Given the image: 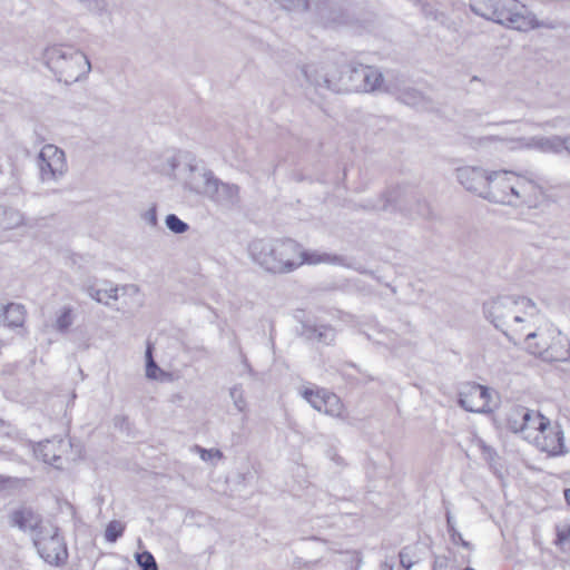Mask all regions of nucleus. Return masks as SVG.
<instances>
[{
    "mask_svg": "<svg viewBox=\"0 0 570 570\" xmlns=\"http://www.w3.org/2000/svg\"><path fill=\"white\" fill-rule=\"evenodd\" d=\"M27 225L24 214L10 206L0 205V239L10 240L9 233Z\"/></svg>",
    "mask_w": 570,
    "mask_h": 570,
    "instance_id": "17",
    "label": "nucleus"
},
{
    "mask_svg": "<svg viewBox=\"0 0 570 570\" xmlns=\"http://www.w3.org/2000/svg\"><path fill=\"white\" fill-rule=\"evenodd\" d=\"M229 395L234 402L235 407L239 412H244L247 407V402L244 397V391L240 385H235L229 390Z\"/></svg>",
    "mask_w": 570,
    "mask_h": 570,
    "instance_id": "38",
    "label": "nucleus"
},
{
    "mask_svg": "<svg viewBox=\"0 0 570 570\" xmlns=\"http://www.w3.org/2000/svg\"><path fill=\"white\" fill-rule=\"evenodd\" d=\"M10 523L22 531H32L35 533H37L40 528L47 525L42 523L41 517L30 508L14 510L10 514Z\"/></svg>",
    "mask_w": 570,
    "mask_h": 570,
    "instance_id": "20",
    "label": "nucleus"
},
{
    "mask_svg": "<svg viewBox=\"0 0 570 570\" xmlns=\"http://www.w3.org/2000/svg\"><path fill=\"white\" fill-rule=\"evenodd\" d=\"M399 188L389 189L380 199L379 204L372 205V208L377 210H387L391 206L397 203Z\"/></svg>",
    "mask_w": 570,
    "mask_h": 570,
    "instance_id": "34",
    "label": "nucleus"
},
{
    "mask_svg": "<svg viewBox=\"0 0 570 570\" xmlns=\"http://www.w3.org/2000/svg\"><path fill=\"white\" fill-rule=\"evenodd\" d=\"M381 570H393V564L384 561L381 563Z\"/></svg>",
    "mask_w": 570,
    "mask_h": 570,
    "instance_id": "48",
    "label": "nucleus"
},
{
    "mask_svg": "<svg viewBox=\"0 0 570 570\" xmlns=\"http://www.w3.org/2000/svg\"><path fill=\"white\" fill-rule=\"evenodd\" d=\"M428 212H429V208H428L426 204H423L422 207L419 209V214L422 216L428 214Z\"/></svg>",
    "mask_w": 570,
    "mask_h": 570,
    "instance_id": "50",
    "label": "nucleus"
},
{
    "mask_svg": "<svg viewBox=\"0 0 570 570\" xmlns=\"http://www.w3.org/2000/svg\"><path fill=\"white\" fill-rule=\"evenodd\" d=\"M445 517H446L448 532L450 533L453 542H460L463 547L469 548L470 543L466 542L462 538V535L459 531H455L454 521H453V517H452L451 512L446 511Z\"/></svg>",
    "mask_w": 570,
    "mask_h": 570,
    "instance_id": "40",
    "label": "nucleus"
},
{
    "mask_svg": "<svg viewBox=\"0 0 570 570\" xmlns=\"http://www.w3.org/2000/svg\"><path fill=\"white\" fill-rule=\"evenodd\" d=\"M33 544L39 556L51 566H62L68 559V550L58 528L47 524L33 534Z\"/></svg>",
    "mask_w": 570,
    "mask_h": 570,
    "instance_id": "5",
    "label": "nucleus"
},
{
    "mask_svg": "<svg viewBox=\"0 0 570 570\" xmlns=\"http://www.w3.org/2000/svg\"><path fill=\"white\" fill-rule=\"evenodd\" d=\"M530 146L543 153L559 154L564 148V138L560 136L533 137Z\"/></svg>",
    "mask_w": 570,
    "mask_h": 570,
    "instance_id": "29",
    "label": "nucleus"
},
{
    "mask_svg": "<svg viewBox=\"0 0 570 570\" xmlns=\"http://www.w3.org/2000/svg\"><path fill=\"white\" fill-rule=\"evenodd\" d=\"M514 171H491L484 199L497 204L513 205V191L510 188L514 185Z\"/></svg>",
    "mask_w": 570,
    "mask_h": 570,
    "instance_id": "9",
    "label": "nucleus"
},
{
    "mask_svg": "<svg viewBox=\"0 0 570 570\" xmlns=\"http://www.w3.org/2000/svg\"><path fill=\"white\" fill-rule=\"evenodd\" d=\"M464 570H474V569H473V568L468 567V568H465Z\"/></svg>",
    "mask_w": 570,
    "mask_h": 570,
    "instance_id": "54",
    "label": "nucleus"
},
{
    "mask_svg": "<svg viewBox=\"0 0 570 570\" xmlns=\"http://www.w3.org/2000/svg\"><path fill=\"white\" fill-rule=\"evenodd\" d=\"M355 269H356L357 272H360L361 274H371V275L373 274V273H372V272H370V271L362 269V268H358V267H355Z\"/></svg>",
    "mask_w": 570,
    "mask_h": 570,
    "instance_id": "53",
    "label": "nucleus"
},
{
    "mask_svg": "<svg viewBox=\"0 0 570 570\" xmlns=\"http://www.w3.org/2000/svg\"><path fill=\"white\" fill-rule=\"evenodd\" d=\"M527 421H529V409L520 405L511 409L507 416L508 429L513 433H524Z\"/></svg>",
    "mask_w": 570,
    "mask_h": 570,
    "instance_id": "28",
    "label": "nucleus"
},
{
    "mask_svg": "<svg viewBox=\"0 0 570 570\" xmlns=\"http://www.w3.org/2000/svg\"><path fill=\"white\" fill-rule=\"evenodd\" d=\"M563 150H567L570 154V136L564 137V148Z\"/></svg>",
    "mask_w": 570,
    "mask_h": 570,
    "instance_id": "49",
    "label": "nucleus"
},
{
    "mask_svg": "<svg viewBox=\"0 0 570 570\" xmlns=\"http://www.w3.org/2000/svg\"><path fill=\"white\" fill-rule=\"evenodd\" d=\"M2 424H3V422H2V420H0V426H2Z\"/></svg>",
    "mask_w": 570,
    "mask_h": 570,
    "instance_id": "55",
    "label": "nucleus"
},
{
    "mask_svg": "<svg viewBox=\"0 0 570 570\" xmlns=\"http://www.w3.org/2000/svg\"><path fill=\"white\" fill-rule=\"evenodd\" d=\"M364 66H346L342 76L337 78L342 90L361 92Z\"/></svg>",
    "mask_w": 570,
    "mask_h": 570,
    "instance_id": "25",
    "label": "nucleus"
},
{
    "mask_svg": "<svg viewBox=\"0 0 570 570\" xmlns=\"http://www.w3.org/2000/svg\"><path fill=\"white\" fill-rule=\"evenodd\" d=\"M78 2L96 16H105L109 13L108 0H79Z\"/></svg>",
    "mask_w": 570,
    "mask_h": 570,
    "instance_id": "33",
    "label": "nucleus"
},
{
    "mask_svg": "<svg viewBox=\"0 0 570 570\" xmlns=\"http://www.w3.org/2000/svg\"><path fill=\"white\" fill-rule=\"evenodd\" d=\"M198 450L200 452V458L204 461L212 460L213 458H218V459L223 458V453L219 450H213V449L206 450V449H202V448H198Z\"/></svg>",
    "mask_w": 570,
    "mask_h": 570,
    "instance_id": "45",
    "label": "nucleus"
},
{
    "mask_svg": "<svg viewBox=\"0 0 570 570\" xmlns=\"http://www.w3.org/2000/svg\"><path fill=\"white\" fill-rule=\"evenodd\" d=\"M142 219L150 226L156 227L158 225L157 218V207L153 205L149 209H147L142 215Z\"/></svg>",
    "mask_w": 570,
    "mask_h": 570,
    "instance_id": "43",
    "label": "nucleus"
},
{
    "mask_svg": "<svg viewBox=\"0 0 570 570\" xmlns=\"http://www.w3.org/2000/svg\"><path fill=\"white\" fill-rule=\"evenodd\" d=\"M282 9L294 12H313L324 24L340 23L342 10L335 0H274Z\"/></svg>",
    "mask_w": 570,
    "mask_h": 570,
    "instance_id": "7",
    "label": "nucleus"
},
{
    "mask_svg": "<svg viewBox=\"0 0 570 570\" xmlns=\"http://www.w3.org/2000/svg\"><path fill=\"white\" fill-rule=\"evenodd\" d=\"M125 525L117 520L110 521L105 531V538L108 542H116L124 533Z\"/></svg>",
    "mask_w": 570,
    "mask_h": 570,
    "instance_id": "37",
    "label": "nucleus"
},
{
    "mask_svg": "<svg viewBox=\"0 0 570 570\" xmlns=\"http://www.w3.org/2000/svg\"><path fill=\"white\" fill-rule=\"evenodd\" d=\"M384 78L382 72L372 66H364L361 92H373L376 90H384Z\"/></svg>",
    "mask_w": 570,
    "mask_h": 570,
    "instance_id": "27",
    "label": "nucleus"
},
{
    "mask_svg": "<svg viewBox=\"0 0 570 570\" xmlns=\"http://www.w3.org/2000/svg\"><path fill=\"white\" fill-rule=\"evenodd\" d=\"M215 174L203 163H189L185 167L183 177V187L185 190L206 197L214 179Z\"/></svg>",
    "mask_w": 570,
    "mask_h": 570,
    "instance_id": "10",
    "label": "nucleus"
},
{
    "mask_svg": "<svg viewBox=\"0 0 570 570\" xmlns=\"http://www.w3.org/2000/svg\"><path fill=\"white\" fill-rule=\"evenodd\" d=\"M510 190L513 191V205L519 200L529 207H537L549 198L546 183L531 171L515 173L514 185Z\"/></svg>",
    "mask_w": 570,
    "mask_h": 570,
    "instance_id": "8",
    "label": "nucleus"
},
{
    "mask_svg": "<svg viewBox=\"0 0 570 570\" xmlns=\"http://www.w3.org/2000/svg\"><path fill=\"white\" fill-rule=\"evenodd\" d=\"M384 91L387 92H395L397 95V99L409 106L416 107V108H424L428 105L426 98L423 96V94L414 88H396L392 86L391 83H387L384 87Z\"/></svg>",
    "mask_w": 570,
    "mask_h": 570,
    "instance_id": "24",
    "label": "nucleus"
},
{
    "mask_svg": "<svg viewBox=\"0 0 570 570\" xmlns=\"http://www.w3.org/2000/svg\"><path fill=\"white\" fill-rule=\"evenodd\" d=\"M248 250L252 259L268 273L287 274L298 268V243L294 239H254Z\"/></svg>",
    "mask_w": 570,
    "mask_h": 570,
    "instance_id": "2",
    "label": "nucleus"
},
{
    "mask_svg": "<svg viewBox=\"0 0 570 570\" xmlns=\"http://www.w3.org/2000/svg\"><path fill=\"white\" fill-rule=\"evenodd\" d=\"M470 8L476 16L518 31L544 26L518 0H470Z\"/></svg>",
    "mask_w": 570,
    "mask_h": 570,
    "instance_id": "3",
    "label": "nucleus"
},
{
    "mask_svg": "<svg viewBox=\"0 0 570 570\" xmlns=\"http://www.w3.org/2000/svg\"><path fill=\"white\" fill-rule=\"evenodd\" d=\"M535 324L537 318H533L530 330H527L523 336L525 338L527 350L542 360L543 348L548 347L552 337L558 336L559 330L548 322L534 328Z\"/></svg>",
    "mask_w": 570,
    "mask_h": 570,
    "instance_id": "14",
    "label": "nucleus"
},
{
    "mask_svg": "<svg viewBox=\"0 0 570 570\" xmlns=\"http://www.w3.org/2000/svg\"><path fill=\"white\" fill-rule=\"evenodd\" d=\"M301 335L308 341H316L326 345L335 341L336 332L330 325H312L304 323L302 325Z\"/></svg>",
    "mask_w": 570,
    "mask_h": 570,
    "instance_id": "23",
    "label": "nucleus"
},
{
    "mask_svg": "<svg viewBox=\"0 0 570 570\" xmlns=\"http://www.w3.org/2000/svg\"><path fill=\"white\" fill-rule=\"evenodd\" d=\"M564 500L568 505H570V489L564 490Z\"/></svg>",
    "mask_w": 570,
    "mask_h": 570,
    "instance_id": "51",
    "label": "nucleus"
},
{
    "mask_svg": "<svg viewBox=\"0 0 570 570\" xmlns=\"http://www.w3.org/2000/svg\"><path fill=\"white\" fill-rule=\"evenodd\" d=\"M317 563H318V560L307 561L301 557H295L293 560V568H295V569L313 568Z\"/></svg>",
    "mask_w": 570,
    "mask_h": 570,
    "instance_id": "44",
    "label": "nucleus"
},
{
    "mask_svg": "<svg viewBox=\"0 0 570 570\" xmlns=\"http://www.w3.org/2000/svg\"><path fill=\"white\" fill-rule=\"evenodd\" d=\"M309 540H314V541H322V542H327L325 539H322L320 537H316V535H312L308 538Z\"/></svg>",
    "mask_w": 570,
    "mask_h": 570,
    "instance_id": "52",
    "label": "nucleus"
},
{
    "mask_svg": "<svg viewBox=\"0 0 570 570\" xmlns=\"http://www.w3.org/2000/svg\"><path fill=\"white\" fill-rule=\"evenodd\" d=\"M72 311L70 307H63L61 314L58 316L56 321V328L59 332H66L70 325L72 324Z\"/></svg>",
    "mask_w": 570,
    "mask_h": 570,
    "instance_id": "39",
    "label": "nucleus"
},
{
    "mask_svg": "<svg viewBox=\"0 0 570 570\" xmlns=\"http://www.w3.org/2000/svg\"><path fill=\"white\" fill-rule=\"evenodd\" d=\"M43 60L57 80L66 85L80 81L91 70L88 57L79 49L69 45L47 47L43 51Z\"/></svg>",
    "mask_w": 570,
    "mask_h": 570,
    "instance_id": "4",
    "label": "nucleus"
},
{
    "mask_svg": "<svg viewBox=\"0 0 570 570\" xmlns=\"http://www.w3.org/2000/svg\"><path fill=\"white\" fill-rule=\"evenodd\" d=\"M533 441L540 451L548 453L550 456L568 453L564 444V434L559 424L551 425L549 422L544 431H540L533 436Z\"/></svg>",
    "mask_w": 570,
    "mask_h": 570,
    "instance_id": "13",
    "label": "nucleus"
},
{
    "mask_svg": "<svg viewBox=\"0 0 570 570\" xmlns=\"http://www.w3.org/2000/svg\"><path fill=\"white\" fill-rule=\"evenodd\" d=\"M26 311L21 304L0 305V321L10 327H19L24 323Z\"/></svg>",
    "mask_w": 570,
    "mask_h": 570,
    "instance_id": "26",
    "label": "nucleus"
},
{
    "mask_svg": "<svg viewBox=\"0 0 570 570\" xmlns=\"http://www.w3.org/2000/svg\"><path fill=\"white\" fill-rule=\"evenodd\" d=\"M490 173L481 167L464 166L456 169L459 183L471 193L484 198Z\"/></svg>",
    "mask_w": 570,
    "mask_h": 570,
    "instance_id": "16",
    "label": "nucleus"
},
{
    "mask_svg": "<svg viewBox=\"0 0 570 570\" xmlns=\"http://www.w3.org/2000/svg\"><path fill=\"white\" fill-rule=\"evenodd\" d=\"M302 72L305 79L316 89L325 88L335 92L342 91V88L336 80L337 78L330 75L328 71H324L323 69H318L316 66L308 65L302 68Z\"/></svg>",
    "mask_w": 570,
    "mask_h": 570,
    "instance_id": "19",
    "label": "nucleus"
},
{
    "mask_svg": "<svg viewBox=\"0 0 570 570\" xmlns=\"http://www.w3.org/2000/svg\"><path fill=\"white\" fill-rule=\"evenodd\" d=\"M411 549L409 547H404L400 552H399V558H400V563L401 566L406 569V570H410L415 561H413L411 559Z\"/></svg>",
    "mask_w": 570,
    "mask_h": 570,
    "instance_id": "42",
    "label": "nucleus"
},
{
    "mask_svg": "<svg viewBox=\"0 0 570 570\" xmlns=\"http://www.w3.org/2000/svg\"><path fill=\"white\" fill-rule=\"evenodd\" d=\"M296 262L298 263V267L302 266L303 264L315 265L321 263L352 267V265L347 262L346 257L344 256L320 253L317 250H305L303 249L299 243Z\"/></svg>",
    "mask_w": 570,
    "mask_h": 570,
    "instance_id": "18",
    "label": "nucleus"
},
{
    "mask_svg": "<svg viewBox=\"0 0 570 570\" xmlns=\"http://www.w3.org/2000/svg\"><path fill=\"white\" fill-rule=\"evenodd\" d=\"M432 570H448V558L436 557Z\"/></svg>",
    "mask_w": 570,
    "mask_h": 570,
    "instance_id": "47",
    "label": "nucleus"
},
{
    "mask_svg": "<svg viewBox=\"0 0 570 570\" xmlns=\"http://www.w3.org/2000/svg\"><path fill=\"white\" fill-rule=\"evenodd\" d=\"M490 390L476 383H464L459 389V405L468 412L489 413Z\"/></svg>",
    "mask_w": 570,
    "mask_h": 570,
    "instance_id": "11",
    "label": "nucleus"
},
{
    "mask_svg": "<svg viewBox=\"0 0 570 570\" xmlns=\"http://www.w3.org/2000/svg\"><path fill=\"white\" fill-rule=\"evenodd\" d=\"M484 317L514 344L530 330L539 308L525 296L503 295L490 298L482 306Z\"/></svg>",
    "mask_w": 570,
    "mask_h": 570,
    "instance_id": "1",
    "label": "nucleus"
},
{
    "mask_svg": "<svg viewBox=\"0 0 570 570\" xmlns=\"http://www.w3.org/2000/svg\"><path fill=\"white\" fill-rule=\"evenodd\" d=\"M302 396L318 412L333 417H342L343 415L344 405L341 399L332 392L324 389L316 391L305 389Z\"/></svg>",
    "mask_w": 570,
    "mask_h": 570,
    "instance_id": "12",
    "label": "nucleus"
},
{
    "mask_svg": "<svg viewBox=\"0 0 570 570\" xmlns=\"http://www.w3.org/2000/svg\"><path fill=\"white\" fill-rule=\"evenodd\" d=\"M118 286L110 288H96L90 285L86 287V293L96 302L108 305V299H118Z\"/></svg>",
    "mask_w": 570,
    "mask_h": 570,
    "instance_id": "31",
    "label": "nucleus"
},
{
    "mask_svg": "<svg viewBox=\"0 0 570 570\" xmlns=\"http://www.w3.org/2000/svg\"><path fill=\"white\" fill-rule=\"evenodd\" d=\"M166 227L174 234H184L188 230L189 226L187 223L181 220L177 215L169 214L165 218Z\"/></svg>",
    "mask_w": 570,
    "mask_h": 570,
    "instance_id": "35",
    "label": "nucleus"
},
{
    "mask_svg": "<svg viewBox=\"0 0 570 570\" xmlns=\"http://www.w3.org/2000/svg\"><path fill=\"white\" fill-rule=\"evenodd\" d=\"M544 362H564L570 358V342L559 331L558 336L552 337L548 347L543 348Z\"/></svg>",
    "mask_w": 570,
    "mask_h": 570,
    "instance_id": "21",
    "label": "nucleus"
},
{
    "mask_svg": "<svg viewBox=\"0 0 570 570\" xmlns=\"http://www.w3.org/2000/svg\"><path fill=\"white\" fill-rule=\"evenodd\" d=\"M135 559L141 570H158L157 562L149 551L136 553Z\"/></svg>",
    "mask_w": 570,
    "mask_h": 570,
    "instance_id": "36",
    "label": "nucleus"
},
{
    "mask_svg": "<svg viewBox=\"0 0 570 570\" xmlns=\"http://www.w3.org/2000/svg\"><path fill=\"white\" fill-rule=\"evenodd\" d=\"M65 445L62 440H46L40 442L35 450L37 458L45 463L61 468V448Z\"/></svg>",
    "mask_w": 570,
    "mask_h": 570,
    "instance_id": "22",
    "label": "nucleus"
},
{
    "mask_svg": "<svg viewBox=\"0 0 570 570\" xmlns=\"http://www.w3.org/2000/svg\"><path fill=\"white\" fill-rule=\"evenodd\" d=\"M570 540V527L557 528V543L563 544Z\"/></svg>",
    "mask_w": 570,
    "mask_h": 570,
    "instance_id": "46",
    "label": "nucleus"
},
{
    "mask_svg": "<svg viewBox=\"0 0 570 570\" xmlns=\"http://www.w3.org/2000/svg\"><path fill=\"white\" fill-rule=\"evenodd\" d=\"M146 376L150 380H157L158 374L164 375L165 372L157 365L153 356V346L151 344L147 345L146 353Z\"/></svg>",
    "mask_w": 570,
    "mask_h": 570,
    "instance_id": "32",
    "label": "nucleus"
},
{
    "mask_svg": "<svg viewBox=\"0 0 570 570\" xmlns=\"http://www.w3.org/2000/svg\"><path fill=\"white\" fill-rule=\"evenodd\" d=\"M206 198L219 207L230 209L240 203V188L236 184L225 183L215 177Z\"/></svg>",
    "mask_w": 570,
    "mask_h": 570,
    "instance_id": "15",
    "label": "nucleus"
},
{
    "mask_svg": "<svg viewBox=\"0 0 570 570\" xmlns=\"http://www.w3.org/2000/svg\"><path fill=\"white\" fill-rule=\"evenodd\" d=\"M21 479L0 475V492L17 489L21 485Z\"/></svg>",
    "mask_w": 570,
    "mask_h": 570,
    "instance_id": "41",
    "label": "nucleus"
},
{
    "mask_svg": "<svg viewBox=\"0 0 570 570\" xmlns=\"http://www.w3.org/2000/svg\"><path fill=\"white\" fill-rule=\"evenodd\" d=\"M36 165L42 184H57L68 173L66 153L52 144H47L40 149Z\"/></svg>",
    "mask_w": 570,
    "mask_h": 570,
    "instance_id": "6",
    "label": "nucleus"
},
{
    "mask_svg": "<svg viewBox=\"0 0 570 570\" xmlns=\"http://www.w3.org/2000/svg\"><path fill=\"white\" fill-rule=\"evenodd\" d=\"M524 433L522 436L525 440H533V436L549 424V419L543 416L540 412L529 409V421L525 422Z\"/></svg>",
    "mask_w": 570,
    "mask_h": 570,
    "instance_id": "30",
    "label": "nucleus"
}]
</instances>
